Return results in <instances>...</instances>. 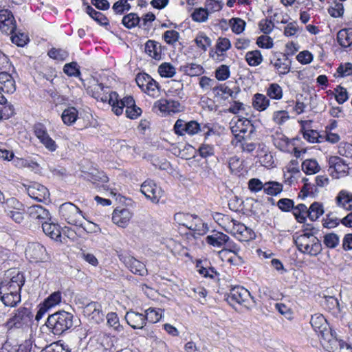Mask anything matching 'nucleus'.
<instances>
[{
    "instance_id": "37998d69",
    "label": "nucleus",
    "mask_w": 352,
    "mask_h": 352,
    "mask_svg": "<svg viewBox=\"0 0 352 352\" xmlns=\"http://www.w3.org/2000/svg\"><path fill=\"white\" fill-rule=\"evenodd\" d=\"M267 96L271 99L280 100L283 97V89L277 83H271L267 89Z\"/></svg>"
},
{
    "instance_id": "20e7f679",
    "label": "nucleus",
    "mask_w": 352,
    "mask_h": 352,
    "mask_svg": "<svg viewBox=\"0 0 352 352\" xmlns=\"http://www.w3.org/2000/svg\"><path fill=\"white\" fill-rule=\"evenodd\" d=\"M310 324L318 337L322 340V344L324 346L337 333L330 327L327 320L322 314H316L311 316Z\"/></svg>"
},
{
    "instance_id": "bb28decb",
    "label": "nucleus",
    "mask_w": 352,
    "mask_h": 352,
    "mask_svg": "<svg viewBox=\"0 0 352 352\" xmlns=\"http://www.w3.org/2000/svg\"><path fill=\"white\" fill-rule=\"evenodd\" d=\"M321 305L325 310L331 312L333 314H338L340 312L339 302L333 296H324Z\"/></svg>"
},
{
    "instance_id": "3c124183",
    "label": "nucleus",
    "mask_w": 352,
    "mask_h": 352,
    "mask_svg": "<svg viewBox=\"0 0 352 352\" xmlns=\"http://www.w3.org/2000/svg\"><path fill=\"white\" fill-rule=\"evenodd\" d=\"M231 43L228 38L219 37L215 45V53L221 52V55H223V52L231 48Z\"/></svg>"
},
{
    "instance_id": "f8f14e48",
    "label": "nucleus",
    "mask_w": 352,
    "mask_h": 352,
    "mask_svg": "<svg viewBox=\"0 0 352 352\" xmlns=\"http://www.w3.org/2000/svg\"><path fill=\"white\" fill-rule=\"evenodd\" d=\"M153 108H156L160 112L168 115L179 113L184 110V107L178 100L164 98H161L155 102Z\"/></svg>"
},
{
    "instance_id": "f03ea898",
    "label": "nucleus",
    "mask_w": 352,
    "mask_h": 352,
    "mask_svg": "<svg viewBox=\"0 0 352 352\" xmlns=\"http://www.w3.org/2000/svg\"><path fill=\"white\" fill-rule=\"evenodd\" d=\"M34 316L31 305L25 303L12 312L10 317L3 324V327L8 331L28 329L33 324Z\"/></svg>"
},
{
    "instance_id": "58836bf2",
    "label": "nucleus",
    "mask_w": 352,
    "mask_h": 352,
    "mask_svg": "<svg viewBox=\"0 0 352 352\" xmlns=\"http://www.w3.org/2000/svg\"><path fill=\"white\" fill-rule=\"evenodd\" d=\"M180 69L190 76H199L204 72L203 67L201 65L195 63L182 65L181 66Z\"/></svg>"
},
{
    "instance_id": "864d4df0",
    "label": "nucleus",
    "mask_w": 352,
    "mask_h": 352,
    "mask_svg": "<svg viewBox=\"0 0 352 352\" xmlns=\"http://www.w3.org/2000/svg\"><path fill=\"white\" fill-rule=\"evenodd\" d=\"M197 151L199 156L204 159L214 155V147L212 144L203 143L199 146Z\"/></svg>"
},
{
    "instance_id": "09e8293b",
    "label": "nucleus",
    "mask_w": 352,
    "mask_h": 352,
    "mask_svg": "<svg viewBox=\"0 0 352 352\" xmlns=\"http://www.w3.org/2000/svg\"><path fill=\"white\" fill-rule=\"evenodd\" d=\"M302 231V234L297 236V241L305 240L306 238L314 236L318 232V230L313 226L311 223H303Z\"/></svg>"
},
{
    "instance_id": "338daca9",
    "label": "nucleus",
    "mask_w": 352,
    "mask_h": 352,
    "mask_svg": "<svg viewBox=\"0 0 352 352\" xmlns=\"http://www.w3.org/2000/svg\"><path fill=\"white\" fill-rule=\"evenodd\" d=\"M208 16V10L206 8H197L195 9L192 14V18L197 22H204L207 20Z\"/></svg>"
},
{
    "instance_id": "052dcab7",
    "label": "nucleus",
    "mask_w": 352,
    "mask_h": 352,
    "mask_svg": "<svg viewBox=\"0 0 352 352\" xmlns=\"http://www.w3.org/2000/svg\"><path fill=\"white\" fill-rule=\"evenodd\" d=\"M256 45L264 49H270L273 47V39L267 35H261L256 39Z\"/></svg>"
},
{
    "instance_id": "7ed1b4c3",
    "label": "nucleus",
    "mask_w": 352,
    "mask_h": 352,
    "mask_svg": "<svg viewBox=\"0 0 352 352\" xmlns=\"http://www.w3.org/2000/svg\"><path fill=\"white\" fill-rule=\"evenodd\" d=\"M174 222L178 226H183L197 233L199 236H203L208 231V227L201 217L195 214L178 212L173 216Z\"/></svg>"
},
{
    "instance_id": "412c9836",
    "label": "nucleus",
    "mask_w": 352,
    "mask_h": 352,
    "mask_svg": "<svg viewBox=\"0 0 352 352\" xmlns=\"http://www.w3.org/2000/svg\"><path fill=\"white\" fill-rule=\"evenodd\" d=\"M0 300L6 307H16L21 302V298L17 297L15 299V296L12 294V291L7 288V286L0 283Z\"/></svg>"
},
{
    "instance_id": "f3484780",
    "label": "nucleus",
    "mask_w": 352,
    "mask_h": 352,
    "mask_svg": "<svg viewBox=\"0 0 352 352\" xmlns=\"http://www.w3.org/2000/svg\"><path fill=\"white\" fill-rule=\"evenodd\" d=\"M25 254L34 262L43 261L47 258L46 249L39 243L29 244L26 248Z\"/></svg>"
},
{
    "instance_id": "0e129e2a",
    "label": "nucleus",
    "mask_w": 352,
    "mask_h": 352,
    "mask_svg": "<svg viewBox=\"0 0 352 352\" xmlns=\"http://www.w3.org/2000/svg\"><path fill=\"white\" fill-rule=\"evenodd\" d=\"M149 194L148 200L153 204H158L160 199L164 196V191L160 186L156 184L155 187L153 188V190H151V192Z\"/></svg>"
},
{
    "instance_id": "cd10ccee",
    "label": "nucleus",
    "mask_w": 352,
    "mask_h": 352,
    "mask_svg": "<svg viewBox=\"0 0 352 352\" xmlns=\"http://www.w3.org/2000/svg\"><path fill=\"white\" fill-rule=\"evenodd\" d=\"M10 39L12 43L19 47H24L30 42L28 33L19 28H18L17 30L10 36Z\"/></svg>"
},
{
    "instance_id": "6ab92c4d",
    "label": "nucleus",
    "mask_w": 352,
    "mask_h": 352,
    "mask_svg": "<svg viewBox=\"0 0 352 352\" xmlns=\"http://www.w3.org/2000/svg\"><path fill=\"white\" fill-rule=\"evenodd\" d=\"M3 279L6 280V281L20 291H21L25 282L24 273L16 269L6 271Z\"/></svg>"
},
{
    "instance_id": "2eb2a0df",
    "label": "nucleus",
    "mask_w": 352,
    "mask_h": 352,
    "mask_svg": "<svg viewBox=\"0 0 352 352\" xmlns=\"http://www.w3.org/2000/svg\"><path fill=\"white\" fill-rule=\"evenodd\" d=\"M27 214L33 221L43 223L51 221V215L48 210L41 205H34L28 208Z\"/></svg>"
},
{
    "instance_id": "473e14b6",
    "label": "nucleus",
    "mask_w": 352,
    "mask_h": 352,
    "mask_svg": "<svg viewBox=\"0 0 352 352\" xmlns=\"http://www.w3.org/2000/svg\"><path fill=\"white\" fill-rule=\"evenodd\" d=\"M270 100L262 94L256 93L252 99L253 107L259 111L265 110L270 105Z\"/></svg>"
},
{
    "instance_id": "79ce46f5",
    "label": "nucleus",
    "mask_w": 352,
    "mask_h": 352,
    "mask_svg": "<svg viewBox=\"0 0 352 352\" xmlns=\"http://www.w3.org/2000/svg\"><path fill=\"white\" fill-rule=\"evenodd\" d=\"M85 179L93 184H96L97 182L102 183H107L109 181L108 177L104 174V172H99L96 170L95 173H87L85 175Z\"/></svg>"
},
{
    "instance_id": "49530a36",
    "label": "nucleus",
    "mask_w": 352,
    "mask_h": 352,
    "mask_svg": "<svg viewBox=\"0 0 352 352\" xmlns=\"http://www.w3.org/2000/svg\"><path fill=\"white\" fill-rule=\"evenodd\" d=\"M158 73L162 77L171 78L176 74V70L170 63H163L158 67Z\"/></svg>"
},
{
    "instance_id": "4d7b16f0",
    "label": "nucleus",
    "mask_w": 352,
    "mask_h": 352,
    "mask_svg": "<svg viewBox=\"0 0 352 352\" xmlns=\"http://www.w3.org/2000/svg\"><path fill=\"white\" fill-rule=\"evenodd\" d=\"M61 293L60 292H55L51 294L43 302L49 307L50 309L55 307L61 302Z\"/></svg>"
},
{
    "instance_id": "c756f323",
    "label": "nucleus",
    "mask_w": 352,
    "mask_h": 352,
    "mask_svg": "<svg viewBox=\"0 0 352 352\" xmlns=\"http://www.w3.org/2000/svg\"><path fill=\"white\" fill-rule=\"evenodd\" d=\"M337 39L342 47H348L352 45V28H343L337 34Z\"/></svg>"
},
{
    "instance_id": "c85d7f7f",
    "label": "nucleus",
    "mask_w": 352,
    "mask_h": 352,
    "mask_svg": "<svg viewBox=\"0 0 352 352\" xmlns=\"http://www.w3.org/2000/svg\"><path fill=\"white\" fill-rule=\"evenodd\" d=\"M78 118V111L74 107L66 108L62 113L61 118L63 123L67 126H71L76 122Z\"/></svg>"
},
{
    "instance_id": "69168bd1",
    "label": "nucleus",
    "mask_w": 352,
    "mask_h": 352,
    "mask_svg": "<svg viewBox=\"0 0 352 352\" xmlns=\"http://www.w3.org/2000/svg\"><path fill=\"white\" fill-rule=\"evenodd\" d=\"M47 54L51 58L58 60H64L68 55L65 50L54 47L49 50Z\"/></svg>"
},
{
    "instance_id": "1a4fd4ad",
    "label": "nucleus",
    "mask_w": 352,
    "mask_h": 352,
    "mask_svg": "<svg viewBox=\"0 0 352 352\" xmlns=\"http://www.w3.org/2000/svg\"><path fill=\"white\" fill-rule=\"evenodd\" d=\"M109 104L113 113L116 116H120L122 114L124 107L126 109L135 106V102L131 96H127L121 99L116 91H111L109 93Z\"/></svg>"
},
{
    "instance_id": "4468645a",
    "label": "nucleus",
    "mask_w": 352,
    "mask_h": 352,
    "mask_svg": "<svg viewBox=\"0 0 352 352\" xmlns=\"http://www.w3.org/2000/svg\"><path fill=\"white\" fill-rule=\"evenodd\" d=\"M127 324L133 329H144L146 327L144 312H139L137 310L131 309L125 315Z\"/></svg>"
},
{
    "instance_id": "a18cd8bd",
    "label": "nucleus",
    "mask_w": 352,
    "mask_h": 352,
    "mask_svg": "<svg viewBox=\"0 0 352 352\" xmlns=\"http://www.w3.org/2000/svg\"><path fill=\"white\" fill-rule=\"evenodd\" d=\"M33 345V340L27 339L20 344L13 346L12 349L8 352H35Z\"/></svg>"
},
{
    "instance_id": "e2e57ef3",
    "label": "nucleus",
    "mask_w": 352,
    "mask_h": 352,
    "mask_svg": "<svg viewBox=\"0 0 352 352\" xmlns=\"http://www.w3.org/2000/svg\"><path fill=\"white\" fill-rule=\"evenodd\" d=\"M230 75L229 67L221 65L215 71V77L219 80H226Z\"/></svg>"
},
{
    "instance_id": "680f3d73",
    "label": "nucleus",
    "mask_w": 352,
    "mask_h": 352,
    "mask_svg": "<svg viewBox=\"0 0 352 352\" xmlns=\"http://www.w3.org/2000/svg\"><path fill=\"white\" fill-rule=\"evenodd\" d=\"M156 184H157L151 179H146L142 184L140 186V191L144 195L147 199H148L150 195L149 193L151 192V190H153V188L155 187Z\"/></svg>"
},
{
    "instance_id": "a211bd4d",
    "label": "nucleus",
    "mask_w": 352,
    "mask_h": 352,
    "mask_svg": "<svg viewBox=\"0 0 352 352\" xmlns=\"http://www.w3.org/2000/svg\"><path fill=\"white\" fill-rule=\"evenodd\" d=\"M133 213L127 208H116L112 214V221L118 226L121 228H126L131 219L132 218Z\"/></svg>"
},
{
    "instance_id": "e433bc0d",
    "label": "nucleus",
    "mask_w": 352,
    "mask_h": 352,
    "mask_svg": "<svg viewBox=\"0 0 352 352\" xmlns=\"http://www.w3.org/2000/svg\"><path fill=\"white\" fill-rule=\"evenodd\" d=\"M245 58L248 64L252 67L258 66L263 61V56L258 50L248 52Z\"/></svg>"
},
{
    "instance_id": "f257e3e1",
    "label": "nucleus",
    "mask_w": 352,
    "mask_h": 352,
    "mask_svg": "<svg viewBox=\"0 0 352 352\" xmlns=\"http://www.w3.org/2000/svg\"><path fill=\"white\" fill-rule=\"evenodd\" d=\"M77 322L78 319L73 314L62 309L50 314L45 325L50 333L61 336L74 330L77 327Z\"/></svg>"
},
{
    "instance_id": "ea45409f",
    "label": "nucleus",
    "mask_w": 352,
    "mask_h": 352,
    "mask_svg": "<svg viewBox=\"0 0 352 352\" xmlns=\"http://www.w3.org/2000/svg\"><path fill=\"white\" fill-rule=\"evenodd\" d=\"M323 243L327 248L335 249L340 243V236L334 232L325 234L323 236Z\"/></svg>"
},
{
    "instance_id": "6e6d98bb",
    "label": "nucleus",
    "mask_w": 352,
    "mask_h": 352,
    "mask_svg": "<svg viewBox=\"0 0 352 352\" xmlns=\"http://www.w3.org/2000/svg\"><path fill=\"white\" fill-rule=\"evenodd\" d=\"M300 192L302 193V199H305L308 196L315 197L318 192V190L317 186L309 183L302 186Z\"/></svg>"
},
{
    "instance_id": "ddd939ff",
    "label": "nucleus",
    "mask_w": 352,
    "mask_h": 352,
    "mask_svg": "<svg viewBox=\"0 0 352 352\" xmlns=\"http://www.w3.org/2000/svg\"><path fill=\"white\" fill-rule=\"evenodd\" d=\"M28 195L33 199L43 202L49 198L50 192L48 189L43 185L37 182H31L26 188Z\"/></svg>"
},
{
    "instance_id": "774afa93",
    "label": "nucleus",
    "mask_w": 352,
    "mask_h": 352,
    "mask_svg": "<svg viewBox=\"0 0 352 352\" xmlns=\"http://www.w3.org/2000/svg\"><path fill=\"white\" fill-rule=\"evenodd\" d=\"M60 341L54 342L46 347L47 351L50 352H70L67 345L60 343Z\"/></svg>"
},
{
    "instance_id": "5fc2aeb1",
    "label": "nucleus",
    "mask_w": 352,
    "mask_h": 352,
    "mask_svg": "<svg viewBox=\"0 0 352 352\" xmlns=\"http://www.w3.org/2000/svg\"><path fill=\"white\" fill-rule=\"evenodd\" d=\"M150 80H151L147 82L146 87H145L144 93L147 94L150 96L155 97L160 91V84L151 76Z\"/></svg>"
},
{
    "instance_id": "a19ab883",
    "label": "nucleus",
    "mask_w": 352,
    "mask_h": 352,
    "mask_svg": "<svg viewBox=\"0 0 352 352\" xmlns=\"http://www.w3.org/2000/svg\"><path fill=\"white\" fill-rule=\"evenodd\" d=\"M195 41L197 46L204 52L207 50V48L211 45L212 43L211 39L203 32H199L197 34Z\"/></svg>"
},
{
    "instance_id": "0eeeda50",
    "label": "nucleus",
    "mask_w": 352,
    "mask_h": 352,
    "mask_svg": "<svg viewBox=\"0 0 352 352\" xmlns=\"http://www.w3.org/2000/svg\"><path fill=\"white\" fill-rule=\"evenodd\" d=\"M117 256L120 261H122L132 273L142 276L147 274L148 272L145 264L129 255L126 252L122 250L117 251Z\"/></svg>"
},
{
    "instance_id": "39448f33",
    "label": "nucleus",
    "mask_w": 352,
    "mask_h": 352,
    "mask_svg": "<svg viewBox=\"0 0 352 352\" xmlns=\"http://www.w3.org/2000/svg\"><path fill=\"white\" fill-rule=\"evenodd\" d=\"M296 209L298 210L296 214V220L300 223H305L307 217L311 221H316L324 212V206L322 203L314 201L308 208L305 204H299Z\"/></svg>"
},
{
    "instance_id": "393cba45",
    "label": "nucleus",
    "mask_w": 352,
    "mask_h": 352,
    "mask_svg": "<svg viewBox=\"0 0 352 352\" xmlns=\"http://www.w3.org/2000/svg\"><path fill=\"white\" fill-rule=\"evenodd\" d=\"M145 52L151 58L155 60H160L162 58L161 45L153 40H148L145 43Z\"/></svg>"
},
{
    "instance_id": "2f4dec72",
    "label": "nucleus",
    "mask_w": 352,
    "mask_h": 352,
    "mask_svg": "<svg viewBox=\"0 0 352 352\" xmlns=\"http://www.w3.org/2000/svg\"><path fill=\"white\" fill-rule=\"evenodd\" d=\"M164 310L160 308L149 307L144 310L146 324H152L159 322L163 316Z\"/></svg>"
},
{
    "instance_id": "de8ad7c7",
    "label": "nucleus",
    "mask_w": 352,
    "mask_h": 352,
    "mask_svg": "<svg viewBox=\"0 0 352 352\" xmlns=\"http://www.w3.org/2000/svg\"><path fill=\"white\" fill-rule=\"evenodd\" d=\"M63 72L68 76L80 77V67L76 62L67 63L63 67Z\"/></svg>"
},
{
    "instance_id": "423d86ee",
    "label": "nucleus",
    "mask_w": 352,
    "mask_h": 352,
    "mask_svg": "<svg viewBox=\"0 0 352 352\" xmlns=\"http://www.w3.org/2000/svg\"><path fill=\"white\" fill-rule=\"evenodd\" d=\"M59 214L62 219L75 226L82 227L80 217L87 220L80 208L71 202H65L60 205Z\"/></svg>"
},
{
    "instance_id": "c9c22d12",
    "label": "nucleus",
    "mask_w": 352,
    "mask_h": 352,
    "mask_svg": "<svg viewBox=\"0 0 352 352\" xmlns=\"http://www.w3.org/2000/svg\"><path fill=\"white\" fill-rule=\"evenodd\" d=\"M302 170L306 175H312L319 172L320 167L316 160L309 159L302 163Z\"/></svg>"
},
{
    "instance_id": "4c0bfd02",
    "label": "nucleus",
    "mask_w": 352,
    "mask_h": 352,
    "mask_svg": "<svg viewBox=\"0 0 352 352\" xmlns=\"http://www.w3.org/2000/svg\"><path fill=\"white\" fill-rule=\"evenodd\" d=\"M283 188L282 184L278 182L270 181L265 183L263 190L268 195L276 196L282 192Z\"/></svg>"
},
{
    "instance_id": "f704fd0d",
    "label": "nucleus",
    "mask_w": 352,
    "mask_h": 352,
    "mask_svg": "<svg viewBox=\"0 0 352 352\" xmlns=\"http://www.w3.org/2000/svg\"><path fill=\"white\" fill-rule=\"evenodd\" d=\"M276 205L283 212H289L292 211L294 216L296 217V214L298 213L297 211H298V210L296 209V206H294L293 199L282 198L278 201Z\"/></svg>"
},
{
    "instance_id": "72a5a7b5",
    "label": "nucleus",
    "mask_w": 352,
    "mask_h": 352,
    "mask_svg": "<svg viewBox=\"0 0 352 352\" xmlns=\"http://www.w3.org/2000/svg\"><path fill=\"white\" fill-rule=\"evenodd\" d=\"M328 164L329 167L334 168L337 173H346L349 168L345 161L338 156H331L329 158Z\"/></svg>"
},
{
    "instance_id": "603ef678",
    "label": "nucleus",
    "mask_w": 352,
    "mask_h": 352,
    "mask_svg": "<svg viewBox=\"0 0 352 352\" xmlns=\"http://www.w3.org/2000/svg\"><path fill=\"white\" fill-rule=\"evenodd\" d=\"M240 251V246L228 236L220 253L232 252L234 255H237Z\"/></svg>"
},
{
    "instance_id": "b1692460",
    "label": "nucleus",
    "mask_w": 352,
    "mask_h": 352,
    "mask_svg": "<svg viewBox=\"0 0 352 352\" xmlns=\"http://www.w3.org/2000/svg\"><path fill=\"white\" fill-rule=\"evenodd\" d=\"M336 205L346 210H352V193L342 190L336 197Z\"/></svg>"
},
{
    "instance_id": "7c9ffc66",
    "label": "nucleus",
    "mask_w": 352,
    "mask_h": 352,
    "mask_svg": "<svg viewBox=\"0 0 352 352\" xmlns=\"http://www.w3.org/2000/svg\"><path fill=\"white\" fill-rule=\"evenodd\" d=\"M213 92L215 93L216 96H219L222 99H227V96H224L223 94H228L232 98H236V96L240 91V89L237 87V91L234 93L231 89H230L225 84H220L212 88Z\"/></svg>"
},
{
    "instance_id": "9b49d317",
    "label": "nucleus",
    "mask_w": 352,
    "mask_h": 352,
    "mask_svg": "<svg viewBox=\"0 0 352 352\" xmlns=\"http://www.w3.org/2000/svg\"><path fill=\"white\" fill-rule=\"evenodd\" d=\"M270 63L274 67L276 73L280 76L288 74L291 70L292 60L283 52H274Z\"/></svg>"
},
{
    "instance_id": "a878e982",
    "label": "nucleus",
    "mask_w": 352,
    "mask_h": 352,
    "mask_svg": "<svg viewBox=\"0 0 352 352\" xmlns=\"http://www.w3.org/2000/svg\"><path fill=\"white\" fill-rule=\"evenodd\" d=\"M228 239L227 234L221 232H214L212 234L206 236V241L213 247L223 248Z\"/></svg>"
},
{
    "instance_id": "6e6552de",
    "label": "nucleus",
    "mask_w": 352,
    "mask_h": 352,
    "mask_svg": "<svg viewBox=\"0 0 352 352\" xmlns=\"http://www.w3.org/2000/svg\"><path fill=\"white\" fill-rule=\"evenodd\" d=\"M225 296H226V300L228 303L232 307L235 304L247 307L246 303L249 298H251L254 300V297L251 296L250 292L245 287L239 285L232 287L230 292Z\"/></svg>"
},
{
    "instance_id": "aec40b11",
    "label": "nucleus",
    "mask_w": 352,
    "mask_h": 352,
    "mask_svg": "<svg viewBox=\"0 0 352 352\" xmlns=\"http://www.w3.org/2000/svg\"><path fill=\"white\" fill-rule=\"evenodd\" d=\"M109 87H105L102 83H96L89 87L87 89V93L98 101L107 102L109 104V94L107 95Z\"/></svg>"
},
{
    "instance_id": "c03bdc74",
    "label": "nucleus",
    "mask_w": 352,
    "mask_h": 352,
    "mask_svg": "<svg viewBox=\"0 0 352 352\" xmlns=\"http://www.w3.org/2000/svg\"><path fill=\"white\" fill-rule=\"evenodd\" d=\"M3 76L6 77V80L3 81V85L0 87V91L1 94H3V93H14L16 90L14 80L9 74H3Z\"/></svg>"
},
{
    "instance_id": "bf43d9fd",
    "label": "nucleus",
    "mask_w": 352,
    "mask_h": 352,
    "mask_svg": "<svg viewBox=\"0 0 352 352\" xmlns=\"http://www.w3.org/2000/svg\"><path fill=\"white\" fill-rule=\"evenodd\" d=\"M289 118L288 112L285 110L274 111L272 116L273 121L278 125L283 124Z\"/></svg>"
},
{
    "instance_id": "9d476101",
    "label": "nucleus",
    "mask_w": 352,
    "mask_h": 352,
    "mask_svg": "<svg viewBox=\"0 0 352 352\" xmlns=\"http://www.w3.org/2000/svg\"><path fill=\"white\" fill-rule=\"evenodd\" d=\"M7 208L5 209L6 215L15 223H21L24 220V205L16 198L12 197L6 201Z\"/></svg>"
},
{
    "instance_id": "4be33fe9",
    "label": "nucleus",
    "mask_w": 352,
    "mask_h": 352,
    "mask_svg": "<svg viewBox=\"0 0 352 352\" xmlns=\"http://www.w3.org/2000/svg\"><path fill=\"white\" fill-rule=\"evenodd\" d=\"M325 346L332 352H352V346L344 340L338 339L337 333Z\"/></svg>"
},
{
    "instance_id": "5701e85b",
    "label": "nucleus",
    "mask_w": 352,
    "mask_h": 352,
    "mask_svg": "<svg viewBox=\"0 0 352 352\" xmlns=\"http://www.w3.org/2000/svg\"><path fill=\"white\" fill-rule=\"evenodd\" d=\"M42 228L43 232L52 239L62 242L60 226L58 224L46 221L43 223Z\"/></svg>"
},
{
    "instance_id": "dca6fc26",
    "label": "nucleus",
    "mask_w": 352,
    "mask_h": 352,
    "mask_svg": "<svg viewBox=\"0 0 352 352\" xmlns=\"http://www.w3.org/2000/svg\"><path fill=\"white\" fill-rule=\"evenodd\" d=\"M311 120L300 121V132L303 138L311 143L321 142L323 137L316 130L311 129Z\"/></svg>"
},
{
    "instance_id": "8fccbe9b",
    "label": "nucleus",
    "mask_w": 352,
    "mask_h": 352,
    "mask_svg": "<svg viewBox=\"0 0 352 352\" xmlns=\"http://www.w3.org/2000/svg\"><path fill=\"white\" fill-rule=\"evenodd\" d=\"M322 226L327 229L336 228L341 223L340 219L338 217H333L332 212L326 214V217L322 220Z\"/></svg>"
},
{
    "instance_id": "13d9d810",
    "label": "nucleus",
    "mask_w": 352,
    "mask_h": 352,
    "mask_svg": "<svg viewBox=\"0 0 352 352\" xmlns=\"http://www.w3.org/2000/svg\"><path fill=\"white\" fill-rule=\"evenodd\" d=\"M185 135L188 134L189 135H194L198 133L199 131H201V126L199 123H198L195 120H190L189 122H186V127H185Z\"/></svg>"
}]
</instances>
